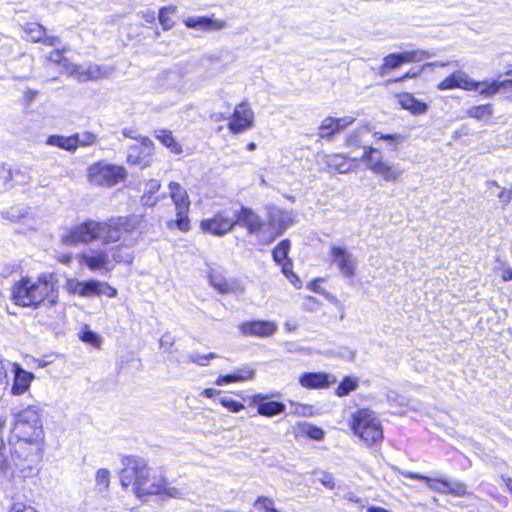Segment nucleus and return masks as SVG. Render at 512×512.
I'll list each match as a JSON object with an SVG mask.
<instances>
[{
	"mask_svg": "<svg viewBox=\"0 0 512 512\" xmlns=\"http://www.w3.org/2000/svg\"><path fill=\"white\" fill-rule=\"evenodd\" d=\"M142 217L137 215L113 217L106 221L87 220L72 226L62 234V242L68 245L101 241L112 244L126 240L127 234H133L141 224Z\"/></svg>",
	"mask_w": 512,
	"mask_h": 512,
	"instance_id": "1",
	"label": "nucleus"
},
{
	"mask_svg": "<svg viewBox=\"0 0 512 512\" xmlns=\"http://www.w3.org/2000/svg\"><path fill=\"white\" fill-rule=\"evenodd\" d=\"M12 433L18 439L15 453L24 460L39 457L40 443L44 438L42 410L37 405H28L13 413Z\"/></svg>",
	"mask_w": 512,
	"mask_h": 512,
	"instance_id": "2",
	"label": "nucleus"
},
{
	"mask_svg": "<svg viewBox=\"0 0 512 512\" xmlns=\"http://www.w3.org/2000/svg\"><path fill=\"white\" fill-rule=\"evenodd\" d=\"M122 487H131L138 498L160 494L164 490V477L152 470L141 458L127 457L120 472Z\"/></svg>",
	"mask_w": 512,
	"mask_h": 512,
	"instance_id": "3",
	"label": "nucleus"
},
{
	"mask_svg": "<svg viewBox=\"0 0 512 512\" xmlns=\"http://www.w3.org/2000/svg\"><path fill=\"white\" fill-rule=\"evenodd\" d=\"M13 299L21 306H38L47 301L51 306L58 301V290L52 274L37 278H22L13 287Z\"/></svg>",
	"mask_w": 512,
	"mask_h": 512,
	"instance_id": "4",
	"label": "nucleus"
},
{
	"mask_svg": "<svg viewBox=\"0 0 512 512\" xmlns=\"http://www.w3.org/2000/svg\"><path fill=\"white\" fill-rule=\"evenodd\" d=\"M87 181L95 187L111 188L124 182L128 172L124 166L100 160L87 168Z\"/></svg>",
	"mask_w": 512,
	"mask_h": 512,
	"instance_id": "5",
	"label": "nucleus"
},
{
	"mask_svg": "<svg viewBox=\"0 0 512 512\" xmlns=\"http://www.w3.org/2000/svg\"><path fill=\"white\" fill-rule=\"evenodd\" d=\"M350 427L366 444L371 445L383 438V430L377 415L369 409H359L351 416Z\"/></svg>",
	"mask_w": 512,
	"mask_h": 512,
	"instance_id": "6",
	"label": "nucleus"
},
{
	"mask_svg": "<svg viewBox=\"0 0 512 512\" xmlns=\"http://www.w3.org/2000/svg\"><path fill=\"white\" fill-rule=\"evenodd\" d=\"M169 196L175 209V219L167 221L169 229H178L181 232L190 230L189 211L191 201L186 189L178 182L171 181L168 184Z\"/></svg>",
	"mask_w": 512,
	"mask_h": 512,
	"instance_id": "7",
	"label": "nucleus"
},
{
	"mask_svg": "<svg viewBox=\"0 0 512 512\" xmlns=\"http://www.w3.org/2000/svg\"><path fill=\"white\" fill-rule=\"evenodd\" d=\"M255 114L248 101L238 103L229 118L228 129L232 134H240L254 127Z\"/></svg>",
	"mask_w": 512,
	"mask_h": 512,
	"instance_id": "8",
	"label": "nucleus"
},
{
	"mask_svg": "<svg viewBox=\"0 0 512 512\" xmlns=\"http://www.w3.org/2000/svg\"><path fill=\"white\" fill-rule=\"evenodd\" d=\"M60 67L61 73H64L68 76H74L79 81L98 80L108 74L106 69L97 64H89L86 66L76 65L69 62L67 58L63 59Z\"/></svg>",
	"mask_w": 512,
	"mask_h": 512,
	"instance_id": "9",
	"label": "nucleus"
},
{
	"mask_svg": "<svg viewBox=\"0 0 512 512\" xmlns=\"http://www.w3.org/2000/svg\"><path fill=\"white\" fill-rule=\"evenodd\" d=\"M77 258L91 271L108 273L114 269L113 261L107 249H89L79 254Z\"/></svg>",
	"mask_w": 512,
	"mask_h": 512,
	"instance_id": "10",
	"label": "nucleus"
},
{
	"mask_svg": "<svg viewBox=\"0 0 512 512\" xmlns=\"http://www.w3.org/2000/svg\"><path fill=\"white\" fill-rule=\"evenodd\" d=\"M291 211L281 210L278 207L268 208V236L267 241H272L281 235L290 225L293 224Z\"/></svg>",
	"mask_w": 512,
	"mask_h": 512,
	"instance_id": "11",
	"label": "nucleus"
},
{
	"mask_svg": "<svg viewBox=\"0 0 512 512\" xmlns=\"http://www.w3.org/2000/svg\"><path fill=\"white\" fill-rule=\"evenodd\" d=\"M428 57H430V54L422 50L389 54L384 57L383 64L379 68V74L385 76L390 70L396 69L404 63L419 62Z\"/></svg>",
	"mask_w": 512,
	"mask_h": 512,
	"instance_id": "12",
	"label": "nucleus"
},
{
	"mask_svg": "<svg viewBox=\"0 0 512 512\" xmlns=\"http://www.w3.org/2000/svg\"><path fill=\"white\" fill-rule=\"evenodd\" d=\"M330 256L344 277L353 278L355 276L358 260L346 247L331 246Z\"/></svg>",
	"mask_w": 512,
	"mask_h": 512,
	"instance_id": "13",
	"label": "nucleus"
},
{
	"mask_svg": "<svg viewBox=\"0 0 512 512\" xmlns=\"http://www.w3.org/2000/svg\"><path fill=\"white\" fill-rule=\"evenodd\" d=\"M234 226V218L226 211L218 212L213 217L205 218L200 222L201 230L214 236H223L230 232Z\"/></svg>",
	"mask_w": 512,
	"mask_h": 512,
	"instance_id": "14",
	"label": "nucleus"
},
{
	"mask_svg": "<svg viewBox=\"0 0 512 512\" xmlns=\"http://www.w3.org/2000/svg\"><path fill=\"white\" fill-rule=\"evenodd\" d=\"M153 142L147 137H140L139 143L129 148L127 162L131 165L146 168L151 165Z\"/></svg>",
	"mask_w": 512,
	"mask_h": 512,
	"instance_id": "15",
	"label": "nucleus"
},
{
	"mask_svg": "<svg viewBox=\"0 0 512 512\" xmlns=\"http://www.w3.org/2000/svg\"><path fill=\"white\" fill-rule=\"evenodd\" d=\"M13 381L10 389L12 396H22L27 393L36 376L34 373L25 370L19 363H11Z\"/></svg>",
	"mask_w": 512,
	"mask_h": 512,
	"instance_id": "16",
	"label": "nucleus"
},
{
	"mask_svg": "<svg viewBox=\"0 0 512 512\" xmlns=\"http://www.w3.org/2000/svg\"><path fill=\"white\" fill-rule=\"evenodd\" d=\"M354 122L355 118L353 116L339 118L327 116L321 121L317 134L322 139H331L335 134L343 131Z\"/></svg>",
	"mask_w": 512,
	"mask_h": 512,
	"instance_id": "17",
	"label": "nucleus"
},
{
	"mask_svg": "<svg viewBox=\"0 0 512 512\" xmlns=\"http://www.w3.org/2000/svg\"><path fill=\"white\" fill-rule=\"evenodd\" d=\"M471 88L469 91L478 92L484 98H491L501 91H508L512 89V79L505 80H483L477 81L472 78Z\"/></svg>",
	"mask_w": 512,
	"mask_h": 512,
	"instance_id": "18",
	"label": "nucleus"
},
{
	"mask_svg": "<svg viewBox=\"0 0 512 512\" xmlns=\"http://www.w3.org/2000/svg\"><path fill=\"white\" fill-rule=\"evenodd\" d=\"M322 163L326 165V170L329 173H348L355 170L357 167V159L349 158L343 154H322L319 156Z\"/></svg>",
	"mask_w": 512,
	"mask_h": 512,
	"instance_id": "19",
	"label": "nucleus"
},
{
	"mask_svg": "<svg viewBox=\"0 0 512 512\" xmlns=\"http://www.w3.org/2000/svg\"><path fill=\"white\" fill-rule=\"evenodd\" d=\"M208 278L211 286L222 294H241L244 292V286L238 280H228L217 270H210Z\"/></svg>",
	"mask_w": 512,
	"mask_h": 512,
	"instance_id": "20",
	"label": "nucleus"
},
{
	"mask_svg": "<svg viewBox=\"0 0 512 512\" xmlns=\"http://www.w3.org/2000/svg\"><path fill=\"white\" fill-rule=\"evenodd\" d=\"M239 329L244 335L269 337L277 331L278 326L273 321L253 320L241 323Z\"/></svg>",
	"mask_w": 512,
	"mask_h": 512,
	"instance_id": "21",
	"label": "nucleus"
},
{
	"mask_svg": "<svg viewBox=\"0 0 512 512\" xmlns=\"http://www.w3.org/2000/svg\"><path fill=\"white\" fill-rule=\"evenodd\" d=\"M186 27L203 32L219 31L227 26L225 20L205 16H191L183 20Z\"/></svg>",
	"mask_w": 512,
	"mask_h": 512,
	"instance_id": "22",
	"label": "nucleus"
},
{
	"mask_svg": "<svg viewBox=\"0 0 512 512\" xmlns=\"http://www.w3.org/2000/svg\"><path fill=\"white\" fill-rule=\"evenodd\" d=\"M235 217V225L245 227L249 234H258L264 227L260 216L249 208L242 207L239 212L235 214Z\"/></svg>",
	"mask_w": 512,
	"mask_h": 512,
	"instance_id": "23",
	"label": "nucleus"
},
{
	"mask_svg": "<svg viewBox=\"0 0 512 512\" xmlns=\"http://www.w3.org/2000/svg\"><path fill=\"white\" fill-rule=\"evenodd\" d=\"M336 382V378L325 372H306L300 375L299 383L306 389H324Z\"/></svg>",
	"mask_w": 512,
	"mask_h": 512,
	"instance_id": "24",
	"label": "nucleus"
},
{
	"mask_svg": "<svg viewBox=\"0 0 512 512\" xmlns=\"http://www.w3.org/2000/svg\"><path fill=\"white\" fill-rule=\"evenodd\" d=\"M472 78L464 71L457 70L445 77L437 84V89L440 91L462 89L469 91L471 88Z\"/></svg>",
	"mask_w": 512,
	"mask_h": 512,
	"instance_id": "25",
	"label": "nucleus"
},
{
	"mask_svg": "<svg viewBox=\"0 0 512 512\" xmlns=\"http://www.w3.org/2000/svg\"><path fill=\"white\" fill-rule=\"evenodd\" d=\"M252 404L256 406L259 415L266 417L276 416L286 410L285 404L268 400V397L263 394L254 395Z\"/></svg>",
	"mask_w": 512,
	"mask_h": 512,
	"instance_id": "26",
	"label": "nucleus"
},
{
	"mask_svg": "<svg viewBox=\"0 0 512 512\" xmlns=\"http://www.w3.org/2000/svg\"><path fill=\"white\" fill-rule=\"evenodd\" d=\"M183 78L178 72L167 71L158 78V91L171 90L176 95H181L183 90Z\"/></svg>",
	"mask_w": 512,
	"mask_h": 512,
	"instance_id": "27",
	"label": "nucleus"
},
{
	"mask_svg": "<svg viewBox=\"0 0 512 512\" xmlns=\"http://www.w3.org/2000/svg\"><path fill=\"white\" fill-rule=\"evenodd\" d=\"M23 29L28 35L29 40L32 42H41L47 46H54L59 41L56 36H47L45 28L38 23H28L23 27Z\"/></svg>",
	"mask_w": 512,
	"mask_h": 512,
	"instance_id": "28",
	"label": "nucleus"
},
{
	"mask_svg": "<svg viewBox=\"0 0 512 512\" xmlns=\"http://www.w3.org/2000/svg\"><path fill=\"white\" fill-rule=\"evenodd\" d=\"M373 173L389 183H400L404 170L396 165L383 161Z\"/></svg>",
	"mask_w": 512,
	"mask_h": 512,
	"instance_id": "29",
	"label": "nucleus"
},
{
	"mask_svg": "<svg viewBox=\"0 0 512 512\" xmlns=\"http://www.w3.org/2000/svg\"><path fill=\"white\" fill-rule=\"evenodd\" d=\"M397 99L400 106L413 115H422L428 111V104L418 100L410 93L398 94Z\"/></svg>",
	"mask_w": 512,
	"mask_h": 512,
	"instance_id": "30",
	"label": "nucleus"
},
{
	"mask_svg": "<svg viewBox=\"0 0 512 512\" xmlns=\"http://www.w3.org/2000/svg\"><path fill=\"white\" fill-rule=\"evenodd\" d=\"M131 234L126 235V240H121L123 243L113 247L111 249V256L113 264L116 263H131L133 260V253L131 251V246L134 244V241L129 239Z\"/></svg>",
	"mask_w": 512,
	"mask_h": 512,
	"instance_id": "31",
	"label": "nucleus"
},
{
	"mask_svg": "<svg viewBox=\"0 0 512 512\" xmlns=\"http://www.w3.org/2000/svg\"><path fill=\"white\" fill-rule=\"evenodd\" d=\"M255 375V371L251 368H244L239 370L238 373L230 374V375H220L216 380L215 384L218 386H222L225 384L233 383V382H242L246 380L253 379Z\"/></svg>",
	"mask_w": 512,
	"mask_h": 512,
	"instance_id": "32",
	"label": "nucleus"
},
{
	"mask_svg": "<svg viewBox=\"0 0 512 512\" xmlns=\"http://www.w3.org/2000/svg\"><path fill=\"white\" fill-rule=\"evenodd\" d=\"M155 137L170 150L173 154H180L183 152L181 144L174 138L169 130L160 129L155 131Z\"/></svg>",
	"mask_w": 512,
	"mask_h": 512,
	"instance_id": "33",
	"label": "nucleus"
},
{
	"mask_svg": "<svg viewBox=\"0 0 512 512\" xmlns=\"http://www.w3.org/2000/svg\"><path fill=\"white\" fill-rule=\"evenodd\" d=\"M362 161L365 162L366 167L371 171H375L377 167L385 161L383 159V155L380 151L377 149L371 147V146H365L363 148V155L361 158Z\"/></svg>",
	"mask_w": 512,
	"mask_h": 512,
	"instance_id": "34",
	"label": "nucleus"
},
{
	"mask_svg": "<svg viewBox=\"0 0 512 512\" xmlns=\"http://www.w3.org/2000/svg\"><path fill=\"white\" fill-rule=\"evenodd\" d=\"M466 114L470 118L487 122L493 114V108L490 104L473 106L467 109Z\"/></svg>",
	"mask_w": 512,
	"mask_h": 512,
	"instance_id": "35",
	"label": "nucleus"
},
{
	"mask_svg": "<svg viewBox=\"0 0 512 512\" xmlns=\"http://www.w3.org/2000/svg\"><path fill=\"white\" fill-rule=\"evenodd\" d=\"M161 184L158 180L151 179L146 183L145 192L142 197L144 205L154 206L158 202V198L153 195L160 190Z\"/></svg>",
	"mask_w": 512,
	"mask_h": 512,
	"instance_id": "36",
	"label": "nucleus"
},
{
	"mask_svg": "<svg viewBox=\"0 0 512 512\" xmlns=\"http://www.w3.org/2000/svg\"><path fill=\"white\" fill-rule=\"evenodd\" d=\"M46 144L55 146L70 152L74 151V140L72 136L51 135L47 138Z\"/></svg>",
	"mask_w": 512,
	"mask_h": 512,
	"instance_id": "37",
	"label": "nucleus"
},
{
	"mask_svg": "<svg viewBox=\"0 0 512 512\" xmlns=\"http://www.w3.org/2000/svg\"><path fill=\"white\" fill-rule=\"evenodd\" d=\"M487 186H488V191L490 193H494V191H493L494 189L498 190L496 196L498 197V199L500 200V202L503 205H507L511 201V199H512V190H509V189H506L504 187H501L495 181H489L487 183Z\"/></svg>",
	"mask_w": 512,
	"mask_h": 512,
	"instance_id": "38",
	"label": "nucleus"
},
{
	"mask_svg": "<svg viewBox=\"0 0 512 512\" xmlns=\"http://www.w3.org/2000/svg\"><path fill=\"white\" fill-rule=\"evenodd\" d=\"M85 281L75 278H67L64 284V289L71 295L84 296Z\"/></svg>",
	"mask_w": 512,
	"mask_h": 512,
	"instance_id": "39",
	"label": "nucleus"
},
{
	"mask_svg": "<svg viewBox=\"0 0 512 512\" xmlns=\"http://www.w3.org/2000/svg\"><path fill=\"white\" fill-rule=\"evenodd\" d=\"M358 387V381L353 377H345L336 389V394L340 397L346 396Z\"/></svg>",
	"mask_w": 512,
	"mask_h": 512,
	"instance_id": "40",
	"label": "nucleus"
},
{
	"mask_svg": "<svg viewBox=\"0 0 512 512\" xmlns=\"http://www.w3.org/2000/svg\"><path fill=\"white\" fill-rule=\"evenodd\" d=\"M72 139L74 140V151L78 146L87 147L96 143V136L90 132L72 135Z\"/></svg>",
	"mask_w": 512,
	"mask_h": 512,
	"instance_id": "41",
	"label": "nucleus"
},
{
	"mask_svg": "<svg viewBox=\"0 0 512 512\" xmlns=\"http://www.w3.org/2000/svg\"><path fill=\"white\" fill-rule=\"evenodd\" d=\"M290 248V242L288 240L281 241L273 250V259L278 264H281L287 260L288 252Z\"/></svg>",
	"mask_w": 512,
	"mask_h": 512,
	"instance_id": "42",
	"label": "nucleus"
},
{
	"mask_svg": "<svg viewBox=\"0 0 512 512\" xmlns=\"http://www.w3.org/2000/svg\"><path fill=\"white\" fill-rule=\"evenodd\" d=\"M175 7H163L159 11V22L162 25L164 30H169L173 26V21L170 17L171 14L175 13Z\"/></svg>",
	"mask_w": 512,
	"mask_h": 512,
	"instance_id": "43",
	"label": "nucleus"
},
{
	"mask_svg": "<svg viewBox=\"0 0 512 512\" xmlns=\"http://www.w3.org/2000/svg\"><path fill=\"white\" fill-rule=\"evenodd\" d=\"M282 265V273L287 277V279L296 287H301V281L299 277L292 270V263L290 260L284 261L281 263Z\"/></svg>",
	"mask_w": 512,
	"mask_h": 512,
	"instance_id": "44",
	"label": "nucleus"
},
{
	"mask_svg": "<svg viewBox=\"0 0 512 512\" xmlns=\"http://www.w3.org/2000/svg\"><path fill=\"white\" fill-rule=\"evenodd\" d=\"M428 487L438 493H446L448 487V479L444 478H427Z\"/></svg>",
	"mask_w": 512,
	"mask_h": 512,
	"instance_id": "45",
	"label": "nucleus"
},
{
	"mask_svg": "<svg viewBox=\"0 0 512 512\" xmlns=\"http://www.w3.org/2000/svg\"><path fill=\"white\" fill-rule=\"evenodd\" d=\"M302 432L313 440H322L324 438L325 432L322 428L311 425V424H305L302 427Z\"/></svg>",
	"mask_w": 512,
	"mask_h": 512,
	"instance_id": "46",
	"label": "nucleus"
},
{
	"mask_svg": "<svg viewBox=\"0 0 512 512\" xmlns=\"http://www.w3.org/2000/svg\"><path fill=\"white\" fill-rule=\"evenodd\" d=\"M219 403L233 413H238L244 409V404L228 396L220 398Z\"/></svg>",
	"mask_w": 512,
	"mask_h": 512,
	"instance_id": "47",
	"label": "nucleus"
},
{
	"mask_svg": "<svg viewBox=\"0 0 512 512\" xmlns=\"http://www.w3.org/2000/svg\"><path fill=\"white\" fill-rule=\"evenodd\" d=\"M100 281L90 279L85 281L84 296L85 298L99 296Z\"/></svg>",
	"mask_w": 512,
	"mask_h": 512,
	"instance_id": "48",
	"label": "nucleus"
},
{
	"mask_svg": "<svg viewBox=\"0 0 512 512\" xmlns=\"http://www.w3.org/2000/svg\"><path fill=\"white\" fill-rule=\"evenodd\" d=\"M446 493H450L455 496L462 497L467 494V489H466L465 484L460 481L448 480V487H447Z\"/></svg>",
	"mask_w": 512,
	"mask_h": 512,
	"instance_id": "49",
	"label": "nucleus"
},
{
	"mask_svg": "<svg viewBox=\"0 0 512 512\" xmlns=\"http://www.w3.org/2000/svg\"><path fill=\"white\" fill-rule=\"evenodd\" d=\"M217 355L215 353H209L205 355H201L199 353H191L188 355V362L196 363L200 366H205L208 364L210 359L216 358Z\"/></svg>",
	"mask_w": 512,
	"mask_h": 512,
	"instance_id": "50",
	"label": "nucleus"
},
{
	"mask_svg": "<svg viewBox=\"0 0 512 512\" xmlns=\"http://www.w3.org/2000/svg\"><path fill=\"white\" fill-rule=\"evenodd\" d=\"M255 507L263 512H279L274 508V501L268 497H259L255 501Z\"/></svg>",
	"mask_w": 512,
	"mask_h": 512,
	"instance_id": "51",
	"label": "nucleus"
},
{
	"mask_svg": "<svg viewBox=\"0 0 512 512\" xmlns=\"http://www.w3.org/2000/svg\"><path fill=\"white\" fill-rule=\"evenodd\" d=\"M95 482L97 486L107 489L110 482L109 470L104 468L98 469L95 475Z\"/></svg>",
	"mask_w": 512,
	"mask_h": 512,
	"instance_id": "52",
	"label": "nucleus"
},
{
	"mask_svg": "<svg viewBox=\"0 0 512 512\" xmlns=\"http://www.w3.org/2000/svg\"><path fill=\"white\" fill-rule=\"evenodd\" d=\"M82 341L92 344L93 346H99L101 340L99 336L90 330L84 331L81 335Z\"/></svg>",
	"mask_w": 512,
	"mask_h": 512,
	"instance_id": "53",
	"label": "nucleus"
},
{
	"mask_svg": "<svg viewBox=\"0 0 512 512\" xmlns=\"http://www.w3.org/2000/svg\"><path fill=\"white\" fill-rule=\"evenodd\" d=\"M118 292L117 289L109 285L107 282L100 281V295H105L109 298H115L117 296Z\"/></svg>",
	"mask_w": 512,
	"mask_h": 512,
	"instance_id": "54",
	"label": "nucleus"
},
{
	"mask_svg": "<svg viewBox=\"0 0 512 512\" xmlns=\"http://www.w3.org/2000/svg\"><path fill=\"white\" fill-rule=\"evenodd\" d=\"M374 138L378 140L389 141L393 144H398L403 141V137L397 134H382L379 132L374 133Z\"/></svg>",
	"mask_w": 512,
	"mask_h": 512,
	"instance_id": "55",
	"label": "nucleus"
},
{
	"mask_svg": "<svg viewBox=\"0 0 512 512\" xmlns=\"http://www.w3.org/2000/svg\"><path fill=\"white\" fill-rule=\"evenodd\" d=\"M6 445L0 438V471H6L9 465L8 456L6 455Z\"/></svg>",
	"mask_w": 512,
	"mask_h": 512,
	"instance_id": "56",
	"label": "nucleus"
},
{
	"mask_svg": "<svg viewBox=\"0 0 512 512\" xmlns=\"http://www.w3.org/2000/svg\"><path fill=\"white\" fill-rule=\"evenodd\" d=\"M19 267L20 266L17 263L7 265L6 263L0 262V275L7 277L17 271Z\"/></svg>",
	"mask_w": 512,
	"mask_h": 512,
	"instance_id": "57",
	"label": "nucleus"
},
{
	"mask_svg": "<svg viewBox=\"0 0 512 512\" xmlns=\"http://www.w3.org/2000/svg\"><path fill=\"white\" fill-rule=\"evenodd\" d=\"M159 343L161 348H163L165 351H168L174 343V338L170 334H164L160 338Z\"/></svg>",
	"mask_w": 512,
	"mask_h": 512,
	"instance_id": "58",
	"label": "nucleus"
},
{
	"mask_svg": "<svg viewBox=\"0 0 512 512\" xmlns=\"http://www.w3.org/2000/svg\"><path fill=\"white\" fill-rule=\"evenodd\" d=\"M321 478H319V481L325 486L327 487L328 489H333L334 486H335V483H334V478L331 474L329 473H321Z\"/></svg>",
	"mask_w": 512,
	"mask_h": 512,
	"instance_id": "59",
	"label": "nucleus"
},
{
	"mask_svg": "<svg viewBox=\"0 0 512 512\" xmlns=\"http://www.w3.org/2000/svg\"><path fill=\"white\" fill-rule=\"evenodd\" d=\"M64 51H65V49H63L62 51H59V50L53 51L48 55V59L50 61L58 63L60 65L63 62V59H65V57L62 55V53Z\"/></svg>",
	"mask_w": 512,
	"mask_h": 512,
	"instance_id": "60",
	"label": "nucleus"
},
{
	"mask_svg": "<svg viewBox=\"0 0 512 512\" xmlns=\"http://www.w3.org/2000/svg\"><path fill=\"white\" fill-rule=\"evenodd\" d=\"M162 492L166 493L167 495L171 496V497H175V498H179L182 496V492L177 489V488H166L164 486V490H162Z\"/></svg>",
	"mask_w": 512,
	"mask_h": 512,
	"instance_id": "61",
	"label": "nucleus"
},
{
	"mask_svg": "<svg viewBox=\"0 0 512 512\" xmlns=\"http://www.w3.org/2000/svg\"><path fill=\"white\" fill-rule=\"evenodd\" d=\"M218 394H220V391L212 389V388H205L201 392V395H203L206 398H214Z\"/></svg>",
	"mask_w": 512,
	"mask_h": 512,
	"instance_id": "62",
	"label": "nucleus"
},
{
	"mask_svg": "<svg viewBox=\"0 0 512 512\" xmlns=\"http://www.w3.org/2000/svg\"><path fill=\"white\" fill-rule=\"evenodd\" d=\"M58 261L65 265H69L72 259V256L70 254H60L57 256Z\"/></svg>",
	"mask_w": 512,
	"mask_h": 512,
	"instance_id": "63",
	"label": "nucleus"
},
{
	"mask_svg": "<svg viewBox=\"0 0 512 512\" xmlns=\"http://www.w3.org/2000/svg\"><path fill=\"white\" fill-rule=\"evenodd\" d=\"M501 278L504 281H510L512 280V269L511 268H505L502 272Z\"/></svg>",
	"mask_w": 512,
	"mask_h": 512,
	"instance_id": "64",
	"label": "nucleus"
}]
</instances>
